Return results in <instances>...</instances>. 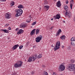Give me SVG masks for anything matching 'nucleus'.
Instances as JSON below:
<instances>
[{
  "instance_id": "18",
  "label": "nucleus",
  "mask_w": 75,
  "mask_h": 75,
  "mask_svg": "<svg viewBox=\"0 0 75 75\" xmlns=\"http://www.w3.org/2000/svg\"><path fill=\"white\" fill-rule=\"evenodd\" d=\"M72 16V14L71 12H69L68 13V18H71Z\"/></svg>"
},
{
  "instance_id": "28",
  "label": "nucleus",
  "mask_w": 75,
  "mask_h": 75,
  "mask_svg": "<svg viewBox=\"0 0 75 75\" xmlns=\"http://www.w3.org/2000/svg\"><path fill=\"white\" fill-rule=\"evenodd\" d=\"M68 15V12L66 11V13L65 14V16L67 17Z\"/></svg>"
},
{
  "instance_id": "24",
  "label": "nucleus",
  "mask_w": 75,
  "mask_h": 75,
  "mask_svg": "<svg viewBox=\"0 0 75 75\" xmlns=\"http://www.w3.org/2000/svg\"><path fill=\"white\" fill-rule=\"evenodd\" d=\"M39 31L40 30H39V29H37L36 31V35H37V34H39Z\"/></svg>"
},
{
  "instance_id": "5",
  "label": "nucleus",
  "mask_w": 75,
  "mask_h": 75,
  "mask_svg": "<svg viewBox=\"0 0 75 75\" xmlns=\"http://www.w3.org/2000/svg\"><path fill=\"white\" fill-rule=\"evenodd\" d=\"M42 39V36H39L36 38V42H40V41Z\"/></svg>"
},
{
  "instance_id": "49",
  "label": "nucleus",
  "mask_w": 75,
  "mask_h": 75,
  "mask_svg": "<svg viewBox=\"0 0 75 75\" xmlns=\"http://www.w3.org/2000/svg\"><path fill=\"white\" fill-rule=\"evenodd\" d=\"M65 21H63V23H65Z\"/></svg>"
},
{
  "instance_id": "14",
  "label": "nucleus",
  "mask_w": 75,
  "mask_h": 75,
  "mask_svg": "<svg viewBox=\"0 0 75 75\" xmlns=\"http://www.w3.org/2000/svg\"><path fill=\"white\" fill-rule=\"evenodd\" d=\"M50 6L46 5L44 6V8L46 11H48V9L50 8Z\"/></svg>"
},
{
  "instance_id": "26",
  "label": "nucleus",
  "mask_w": 75,
  "mask_h": 75,
  "mask_svg": "<svg viewBox=\"0 0 75 75\" xmlns=\"http://www.w3.org/2000/svg\"><path fill=\"white\" fill-rule=\"evenodd\" d=\"M71 41H75V37H73V38H72L71 39Z\"/></svg>"
},
{
  "instance_id": "23",
  "label": "nucleus",
  "mask_w": 75,
  "mask_h": 75,
  "mask_svg": "<svg viewBox=\"0 0 75 75\" xmlns=\"http://www.w3.org/2000/svg\"><path fill=\"white\" fill-rule=\"evenodd\" d=\"M15 4V3L14 1H12L11 3V6H13Z\"/></svg>"
},
{
  "instance_id": "10",
  "label": "nucleus",
  "mask_w": 75,
  "mask_h": 75,
  "mask_svg": "<svg viewBox=\"0 0 75 75\" xmlns=\"http://www.w3.org/2000/svg\"><path fill=\"white\" fill-rule=\"evenodd\" d=\"M70 7L71 9L72 8V6L73 4H74V0H71L70 2Z\"/></svg>"
},
{
  "instance_id": "15",
  "label": "nucleus",
  "mask_w": 75,
  "mask_h": 75,
  "mask_svg": "<svg viewBox=\"0 0 75 75\" xmlns=\"http://www.w3.org/2000/svg\"><path fill=\"white\" fill-rule=\"evenodd\" d=\"M23 32H24V30L21 29L19 30V31L18 32L17 34L18 35H19V34H22V33H23Z\"/></svg>"
},
{
  "instance_id": "35",
  "label": "nucleus",
  "mask_w": 75,
  "mask_h": 75,
  "mask_svg": "<svg viewBox=\"0 0 75 75\" xmlns=\"http://www.w3.org/2000/svg\"><path fill=\"white\" fill-rule=\"evenodd\" d=\"M35 24H36V23L35 22H33V23L32 24V25H35Z\"/></svg>"
},
{
  "instance_id": "50",
  "label": "nucleus",
  "mask_w": 75,
  "mask_h": 75,
  "mask_svg": "<svg viewBox=\"0 0 75 75\" xmlns=\"http://www.w3.org/2000/svg\"><path fill=\"white\" fill-rule=\"evenodd\" d=\"M51 29H52V27L51 28Z\"/></svg>"
},
{
  "instance_id": "2",
  "label": "nucleus",
  "mask_w": 75,
  "mask_h": 75,
  "mask_svg": "<svg viewBox=\"0 0 75 75\" xmlns=\"http://www.w3.org/2000/svg\"><path fill=\"white\" fill-rule=\"evenodd\" d=\"M67 68L70 71H75V64H70L67 67Z\"/></svg>"
},
{
  "instance_id": "4",
  "label": "nucleus",
  "mask_w": 75,
  "mask_h": 75,
  "mask_svg": "<svg viewBox=\"0 0 75 75\" xmlns=\"http://www.w3.org/2000/svg\"><path fill=\"white\" fill-rule=\"evenodd\" d=\"M61 44H60V42L58 41L57 42L54 48V51H55L57 50H58V49H59V46Z\"/></svg>"
},
{
  "instance_id": "36",
  "label": "nucleus",
  "mask_w": 75,
  "mask_h": 75,
  "mask_svg": "<svg viewBox=\"0 0 75 75\" xmlns=\"http://www.w3.org/2000/svg\"><path fill=\"white\" fill-rule=\"evenodd\" d=\"M53 75H58V74H57L56 73H54Z\"/></svg>"
},
{
  "instance_id": "9",
  "label": "nucleus",
  "mask_w": 75,
  "mask_h": 75,
  "mask_svg": "<svg viewBox=\"0 0 75 75\" xmlns=\"http://www.w3.org/2000/svg\"><path fill=\"white\" fill-rule=\"evenodd\" d=\"M32 58H33V61H35V59H37V58H38V56H37V54H35L34 56L32 57Z\"/></svg>"
},
{
  "instance_id": "47",
  "label": "nucleus",
  "mask_w": 75,
  "mask_h": 75,
  "mask_svg": "<svg viewBox=\"0 0 75 75\" xmlns=\"http://www.w3.org/2000/svg\"><path fill=\"white\" fill-rule=\"evenodd\" d=\"M74 21H75V17H74Z\"/></svg>"
},
{
  "instance_id": "11",
  "label": "nucleus",
  "mask_w": 75,
  "mask_h": 75,
  "mask_svg": "<svg viewBox=\"0 0 75 75\" xmlns=\"http://www.w3.org/2000/svg\"><path fill=\"white\" fill-rule=\"evenodd\" d=\"M32 61H33V58L32 57H30L28 61V62H31Z\"/></svg>"
},
{
  "instance_id": "29",
  "label": "nucleus",
  "mask_w": 75,
  "mask_h": 75,
  "mask_svg": "<svg viewBox=\"0 0 75 75\" xmlns=\"http://www.w3.org/2000/svg\"><path fill=\"white\" fill-rule=\"evenodd\" d=\"M44 75H48V73L47 71H44V73L43 74Z\"/></svg>"
},
{
  "instance_id": "41",
  "label": "nucleus",
  "mask_w": 75,
  "mask_h": 75,
  "mask_svg": "<svg viewBox=\"0 0 75 75\" xmlns=\"http://www.w3.org/2000/svg\"><path fill=\"white\" fill-rule=\"evenodd\" d=\"M42 67H43L44 68H45V65H42Z\"/></svg>"
},
{
  "instance_id": "43",
  "label": "nucleus",
  "mask_w": 75,
  "mask_h": 75,
  "mask_svg": "<svg viewBox=\"0 0 75 75\" xmlns=\"http://www.w3.org/2000/svg\"><path fill=\"white\" fill-rule=\"evenodd\" d=\"M66 4H68V1H67L66 2Z\"/></svg>"
},
{
  "instance_id": "30",
  "label": "nucleus",
  "mask_w": 75,
  "mask_h": 75,
  "mask_svg": "<svg viewBox=\"0 0 75 75\" xmlns=\"http://www.w3.org/2000/svg\"><path fill=\"white\" fill-rule=\"evenodd\" d=\"M25 27H26V25H25L24 24L22 25V28H25Z\"/></svg>"
},
{
  "instance_id": "19",
  "label": "nucleus",
  "mask_w": 75,
  "mask_h": 75,
  "mask_svg": "<svg viewBox=\"0 0 75 75\" xmlns=\"http://www.w3.org/2000/svg\"><path fill=\"white\" fill-rule=\"evenodd\" d=\"M60 38L62 40H65V36L64 35H63L60 37Z\"/></svg>"
},
{
  "instance_id": "45",
  "label": "nucleus",
  "mask_w": 75,
  "mask_h": 75,
  "mask_svg": "<svg viewBox=\"0 0 75 75\" xmlns=\"http://www.w3.org/2000/svg\"><path fill=\"white\" fill-rule=\"evenodd\" d=\"M33 48H35V46H33Z\"/></svg>"
},
{
  "instance_id": "39",
  "label": "nucleus",
  "mask_w": 75,
  "mask_h": 75,
  "mask_svg": "<svg viewBox=\"0 0 75 75\" xmlns=\"http://www.w3.org/2000/svg\"><path fill=\"white\" fill-rule=\"evenodd\" d=\"M68 50H71V47H69L67 48Z\"/></svg>"
},
{
  "instance_id": "25",
  "label": "nucleus",
  "mask_w": 75,
  "mask_h": 75,
  "mask_svg": "<svg viewBox=\"0 0 75 75\" xmlns=\"http://www.w3.org/2000/svg\"><path fill=\"white\" fill-rule=\"evenodd\" d=\"M42 57V54H40L38 56V59H40V58H41Z\"/></svg>"
},
{
  "instance_id": "22",
  "label": "nucleus",
  "mask_w": 75,
  "mask_h": 75,
  "mask_svg": "<svg viewBox=\"0 0 75 75\" xmlns=\"http://www.w3.org/2000/svg\"><path fill=\"white\" fill-rule=\"evenodd\" d=\"M64 9H65V10L66 11H68V6H67L65 5L64 6Z\"/></svg>"
},
{
  "instance_id": "48",
  "label": "nucleus",
  "mask_w": 75,
  "mask_h": 75,
  "mask_svg": "<svg viewBox=\"0 0 75 75\" xmlns=\"http://www.w3.org/2000/svg\"><path fill=\"white\" fill-rule=\"evenodd\" d=\"M51 20H52H52H53V18H52Z\"/></svg>"
},
{
  "instance_id": "38",
  "label": "nucleus",
  "mask_w": 75,
  "mask_h": 75,
  "mask_svg": "<svg viewBox=\"0 0 75 75\" xmlns=\"http://www.w3.org/2000/svg\"><path fill=\"white\" fill-rule=\"evenodd\" d=\"M9 25V24L8 23L7 24L5 25V27H7V26H8Z\"/></svg>"
},
{
  "instance_id": "17",
  "label": "nucleus",
  "mask_w": 75,
  "mask_h": 75,
  "mask_svg": "<svg viewBox=\"0 0 75 75\" xmlns=\"http://www.w3.org/2000/svg\"><path fill=\"white\" fill-rule=\"evenodd\" d=\"M61 29H59V31L57 32V33H56V36H58V35H59V34L61 33Z\"/></svg>"
},
{
  "instance_id": "21",
  "label": "nucleus",
  "mask_w": 75,
  "mask_h": 75,
  "mask_svg": "<svg viewBox=\"0 0 75 75\" xmlns=\"http://www.w3.org/2000/svg\"><path fill=\"white\" fill-rule=\"evenodd\" d=\"M18 8H23V7H24V6H23L22 5H19V6H18Z\"/></svg>"
},
{
  "instance_id": "51",
  "label": "nucleus",
  "mask_w": 75,
  "mask_h": 75,
  "mask_svg": "<svg viewBox=\"0 0 75 75\" xmlns=\"http://www.w3.org/2000/svg\"><path fill=\"white\" fill-rule=\"evenodd\" d=\"M74 74H75V71H74Z\"/></svg>"
},
{
  "instance_id": "37",
  "label": "nucleus",
  "mask_w": 75,
  "mask_h": 75,
  "mask_svg": "<svg viewBox=\"0 0 75 75\" xmlns=\"http://www.w3.org/2000/svg\"><path fill=\"white\" fill-rule=\"evenodd\" d=\"M74 60H71V63H74Z\"/></svg>"
},
{
  "instance_id": "1",
  "label": "nucleus",
  "mask_w": 75,
  "mask_h": 75,
  "mask_svg": "<svg viewBox=\"0 0 75 75\" xmlns=\"http://www.w3.org/2000/svg\"><path fill=\"white\" fill-rule=\"evenodd\" d=\"M15 11L16 13V17L21 16L22 14H23V10L21 9H16Z\"/></svg>"
},
{
  "instance_id": "6",
  "label": "nucleus",
  "mask_w": 75,
  "mask_h": 75,
  "mask_svg": "<svg viewBox=\"0 0 75 75\" xmlns=\"http://www.w3.org/2000/svg\"><path fill=\"white\" fill-rule=\"evenodd\" d=\"M59 68L62 71H64L65 70V67L63 64H62L60 66H59Z\"/></svg>"
},
{
  "instance_id": "44",
  "label": "nucleus",
  "mask_w": 75,
  "mask_h": 75,
  "mask_svg": "<svg viewBox=\"0 0 75 75\" xmlns=\"http://www.w3.org/2000/svg\"><path fill=\"white\" fill-rule=\"evenodd\" d=\"M8 30H11V28L10 27L8 28Z\"/></svg>"
},
{
  "instance_id": "8",
  "label": "nucleus",
  "mask_w": 75,
  "mask_h": 75,
  "mask_svg": "<svg viewBox=\"0 0 75 75\" xmlns=\"http://www.w3.org/2000/svg\"><path fill=\"white\" fill-rule=\"evenodd\" d=\"M11 17V15L9 13H7L5 15V18L7 19H9Z\"/></svg>"
},
{
  "instance_id": "31",
  "label": "nucleus",
  "mask_w": 75,
  "mask_h": 75,
  "mask_svg": "<svg viewBox=\"0 0 75 75\" xmlns=\"http://www.w3.org/2000/svg\"><path fill=\"white\" fill-rule=\"evenodd\" d=\"M35 74V71H31V75H33Z\"/></svg>"
},
{
  "instance_id": "42",
  "label": "nucleus",
  "mask_w": 75,
  "mask_h": 75,
  "mask_svg": "<svg viewBox=\"0 0 75 75\" xmlns=\"http://www.w3.org/2000/svg\"><path fill=\"white\" fill-rule=\"evenodd\" d=\"M18 30V28H17L16 29V31H17Z\"/></svg>"
},
{
  "instance_id": "33",
  "label": "nucleus",
  "mask_w": 75,
  "mask_h": 75,
  "mask_svg": "<svg viewBox=\"0 0 75 75\" xmlns=\"http://www.w3.org/2000/svg\"><path fill=\"white\" fill-rule=\"evenodd\" d=\"M71 45H73V46H75V43H74V42H72L71 43Z\"/></svg>"
},
{
  "instance_id": "34",
  "label": "nucleus",
  "mask_w": 75,
  "mask_h": 75,
  "mask_svg": "<svg viewBox=\"0 0 75 75\" xmlns=\"http://www.w3.org/2000/svg\"><path fill=\"white\" fill-rule=\"evenodd\" d=\"M48 4V2L47 1H45L44 3V4Z\"/></svg>"
},
{
  "instance_id": "46",
  "label": "nucleus",
  "mask_w": 75,
  "mask_h": 75,
  "mask_svg": "<svg viewBox=\"0 0 75 75\" xmlns=\"http://www.w3.org/2000/svg\"><path fill=\"white\" fill-rule=\"evenodd\" d=\"M62 48H64V46H62Z\"/></svg>"
},
{
  "instance_id": "40",
  "label": "nucleus",
  "mask_w": 75,
  "mask_h": 75,
  "mask_svg": "<svg viewBox=\"0 0 75 75\" xmlns=\"http://www.w3.org/2000/svg\"><path fill=\"white\" fill-rule=\"evenodd\" d=\"M1 1H6V0H0Z\"/></svg>"
},
{
  "instance_id": "13",
  "label": "nucleus",
  "mask_w": 75,
  "mask_h": 75,
  "mask_svg": "<svg viewBox=\"0 0 75 75\" xmlns=\"http://www.w3.org/2000/svg\"><path fill=\"white\" fill-rule=\"evenodd\" d=\"M56 5L57 7H61V3L60 1H59L57 2Z\"/></svg>"
},
{
  "instance_id": "12",
  "label": "nucleus",
  "mask_w": 75,
  "mask_h": 75,
  "mask_svg": "<svg viewBox=\"0 0 75 75\" xmlns=\"http://www.w3.org/2000/svg\"><path fill=\"white\" fill-rule=\"evenodd\" d=\"M36 30V29H33V30L30 33V35L31 36L33 35H34L35 33V30Z\"/></svg>"
},
{
  "instance_id": "32",
  "label": "nucleus",
  "mask_w": 75,
  "mask_h": 75,
  "mask_svg": "<svg viewBox=\"0 0 75 75\" xmlns=\"http://www.w3.org/2000/svg\"><path fill=\"white\" fill-rule=\"evenodd\" d=\"M19 49H22V48H23V45H21L19 47Z\"/></svg>"
},
{
  "instance_id": "52",
  "label": "nucleus",
  "mask_w": 75,
  "mask_h": 75,
  "mask_svg": "<svg viewBox=\"0 0 75 75\" xmlns=\"http://www.w3.org/2000/svg\"><path fill=\"white\" fill-rule=\"evenodd\" d=\"M41 10V9H40L39 10Z\"/></svg>"
},
{
  "instance_id": "7",
  "label": "nucleus",
  "mask_w": 75,
  "mask_h": 75,
  "mask_svg": "<svg viewBox=\"0 0 75 75\" xmlns=\"http://www.w3.org/2000/svg\"><path fill=\"white\" fill-rule=\"evenodd\" d=\"M60 14H58L56 15V16H54V20H56V19H58L59 20L60 18H61V16H60Z\"/></svg>"
},
{
  "instance_id": "27",
  "label": "nucleus",
  "mask_w": 75,
  "mask_h": 75,
  "mask_svg": "<svg viewBox=\"0 0 75 75\" xmlns=\"http://www.w3.org/2000/svg\"><path fill=\"white\" fill-rule=\"evenodd\" d=\"M31 21V19H28L26 20L27 23H30Z\"/></svg>"
},
{
  "instance_id": "16",
  "label": "nucleus",
  "mask_w": 75,
  "mask_h": 75,
  "mask_svg": "<svg viewBox=\"0 0 75 75\" xmlns=\"http://www.w3.org/2000/svg\"><path fill=\"white\" fill-rule=\"evenodd\" d=\"M19 47V45H15L13 47V50H16V48H17V47Z\"/></svg>"
},
{
  "instance_id": "3",
  "label": "nucleus",
  "mask_w": 75,
  "mask_h": 75,
  "mask_svg": "<svg viewBox=\"0 0 75 75\" xmlns=\"http://www.w3.org/2000/svg\"><path fill=\"white\" fill-rule=\"evenodd\" d=\"M23 64V62L19 61H18V62L14 64V67L16 68H20L22 66V64Z\"/></svg>"
},
{
  "instance_id": "20",
  "label": "nucleus",
  "mask_w": 75,
  "mask_h": 75,
  "mask_svg": "<svg viewBox=\"0 0 75 75\" xmlns=\"http://www.w3.org/2000/svg\"><path fill=\"white\" fill-rule=\"evenodd\" d=\"M1 31H4V33H7L8 31V30H7V29H1Z\"/></svg>"
}]
</instances>
